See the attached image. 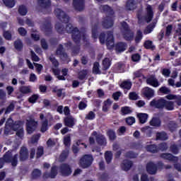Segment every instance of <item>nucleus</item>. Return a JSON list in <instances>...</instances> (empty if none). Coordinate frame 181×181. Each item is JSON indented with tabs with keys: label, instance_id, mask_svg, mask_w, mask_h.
<instances>
[{
	"label": "nucleus",
	"instance_id": "obj_1",
	"mask_svg": "<svg viewBox=\"0 0 181 181\" xmlns=\"http://www.w3.org/2000/svg\"><path fill=\"white\" fill-rule=\"evenodd\" d=\"M57 18L62 23H57L55 24V29L59 35H64L65 33H70L71 35L72 40L74 43H80L81 42V37L85 46L88 47L90 46V40L87 39V35L85 32L80 31L78 28L73 27V25L70 23V17L68 16L66 12L63 11L61 8H56L54 10ZM63 23H67L66 28Z\"/></svg>",
	"mask_w": 181,
	"mask_h": 181
},
{
	"label": "nucleus",
	"instance_id": "obj_2",
	"mask_svg": "<svg viewBox=\"0 0 181 181\" xmlns=\"http://www.w3.org/2000/svg\"><path fill=\"white\" fill-rule=\"evenodd\" d=\"M102 11L107 13L106 17L102 21V26L105 29H110V28H112L114 26V21L115 20V12H114V9L111 8L108 5H103L101 6Z\"/></svg>",
	"mask_w": 181,
	"mask_h": 181
},
{
	"label": "nucleus",
	"instance_id": "obj_3",
	"mask_svg": "<svg viewBox=\"0 0 181 181\" xmlns=\"http://www.w3.org/2000/svg\"><path fill=\"white\" fill-rule=\"evenodd\" d=\"M106 46L109 50H112L115 47V49L117 53H121L125 52L127 44L119 42L114 45V33L112 31H108L107 33Z\"/></svg>",
	"mask_w": 181,
	"mask_h": 181
},
{
	"label": "nucleus",
	"instance_id": "obj_4",
	"mask_svg": "<svg viewBox=\"0 0 181 181\" xmlns=\"http://www.w3.org/2000/svg\"><path fill=\"white\" fill-rule=\"evenodd\" d=\"M93 162H94L93 155L85 154L79 160V166L82 168V169H87L93 165Z\"/></svg>",
	"mask_w": 181,
	"mask_h": 181
},
{
	"label": "nucleus",
	"instance_id": "obj_5",
	"mask_svg": "<svg viewBox=\"0 0 181 181\" xmlns=\"http://www.w3.org/2000/svg\"><path fill=\"white\" fill-rule=\"evenodd\" d=\"M19 155L18 153L12 156V151H8L3 156L6 163H11V166L13 168L18 166V158Z\"/></svg>",
	"mask_w": 181,
	"mask_h": 181
},
{
	"label": "nucleus",
	"instance_id": "obj_6",
	"mask_svg": "<svg viewBox=\"0 0 181 181\" xmlns=\"http://www.w3.org/2000/svg\"><path fill=\"white\" fill-rule=\"evenodd\" d=\"M165 100L163 98H160L159 99H153L150 102V107L153 108H156L157 110H163L165 108Z\"/></svg>",
	"mask_w": 181,
	"mask_h": 181
},
{
	"label": "nucleus",
	"instance_id": "obj_7",
	"mask_svg": "<svg viewBox=\"0 0 181 181\" xmlns=\"http://www.w3.org/2000/svg\"><path fill=\"white\" fill-rule=\"evenodd\" d=\"M42 31L44 32L45 36H51L53 33V26L52 22L49 20H46L42 25Z\"/></svg>",
	"mask_w": 181,
	"mask_h": 181
},
{
	"label": "nucleus",
	"instance_id": "obj_8",
	"mask_svg": "<svg viewBox=\"0 0 181 181\" xmlns=\"http://www.w3.org/2000/svg\"><path fill=\"white\" fill-rule=\"evenodd\" d=\"M59 172L62 176L67 177V176H70V175H71L73 170H71V167L70 166V165L67 163H62L59 166Z\"/></svg>",
	"mask_w": 181,
	"mask_h": 181
},
{
	"label": "nucleus",
	"instance_id": "obj_9",
	"mask_svg": "<svg viewBox=\"0 0 181 181\" xmlns=\"http://www.w3.org/2000/svg\"><path fill=\"white\" fill-rule=\"evenodd\" d=\"M18 158L20 162H26L29 159V150L27 147L23 146L20 148Z\"/></svg>",
	"mask_w": 181,
	"mask_h": 181
},
{
	"label": "nucleus",
	"instance_id": "obj_10",
	"mask_svg": "<svg viewBox=\"0 0 181 181\" xmlns=\"http://www.w3.org/2000/svg\"><path fill=\"white\" fill-rule=\"evenodd\" d=\"M141 94L146 100H151V98H153V97H155V90L146 86L142 89Z\"/></svg>",
	"mask_w": 181,
	"mask_h": 181
},
{
	"label": "nucleus",
	"instance_id": "obj_11",
	"mask_svg": "<svg viewBox=\"0 0 181 181\" xmlns=\"http://www.w3.org/2000/svg\"><path fill=\"white\" fill-rule=\"evenodd\" d=\"M36 128H37V122L35 121V119H30L26 124V131L27 134L30 135L33 134L36 131Z\"/></svg>",
	"mask_w": 181,
	"mask_h": 181
},
{
	"label": "nucleus",
	"instance_id": "obj_12",
	"mask_svg": "<svg viewBox=\"0 0 181 181\" xmlns=\"http://www.w3.org/2000/svg\"><path fill=\"white\" fill-rule=\"evenodd\" d=\"M93 136H95L96 142L98 145L100 146H105L107 145V139L105 136L103 134H98L96 131L93 132L92 133Z\"/></svg>",
	"mask_w": 181,
	"mask_h": 181
},
{
	"label": "nucleus",
	"instance_id": "obj_13",
	"mask_svg": "<svg viewBox=\"0 0 181 181\" xmlns=\"http://www.w3.org/2000/svg\"><path fill=\"white\" fill-rule=\"evenodd\" d=\"M160 158L163 159L164 160H168L169 162H175L177 163L179 160V158L173 156V154L170 153H163L160 154Z\"/></svg>",
	"mask_w": 181,
	"mask_h": 181
},
{
	"label": "nucleus",
	"instance_id": "obj_14",
	"mask_svg": "<svg viewBox=\"0 0 181 181\" xmlns=\"http://www.w3.org/2000/svg\"><path fill=\"white\" fill-rule=\"evenodd\" d=\"M146 169L148 175H156L158 172V166L153 162H148L146 164Z\"/></svg>",
	"mask_w": 181,
	"mask_h": 181
},
{
	"label": "nucleus",
	"instance_id": "obj_15",
	"mask_svg": "<svg viewBox=\"0 0 181 181\" xmlns=\"http://www.w3.org/2000/svg\"><path fill=\"white\" fill-rule=\"evenodd\" d=\"M146 10L147 13L145 16L144 19L147 23H149L152 21V19H153V8H152V6L148 4Z\"/></svg>",
	"mask_w": 181,
	"mask_h": 181
},
{
	"label": "nucleus",
	"instance_id": "obj_16",
	"mask_svg": "<svg viewBox=\"0 0 181 181\" xmlns=\"http://www.w3.org/2000/svg\"><path fill=\"white\" fill-rule=\"evenodd\" d=\"M86 0H73V6L76 11L81 12L84 9Z\"/></svg>",
	"mask_w": 181,
	"mask_h": 181
},
{
	"label": "nucleus",
	"instance_id": "obj_17",
	"mask_svg": "<svg viewBox=\"0 0 181 181\" xmlns=\"http://www.w3.org/2000/svg\"><path fill=\"white\" fill-rule=\"evenodd\" d=\"M146 83L148 86H151V87H154L155 88L160 86V83H159V81H158V78H156L155 76H151L148 77L146 79Z\"/></svg>",
	"mask_w": 181,
	"mask_h": 181
},
{
	"label": "nucleus",
	"instance_id": "obj_18",
	"mask_svg": "<svg viewBox=\"0 0 181 181\" xmlns=\"http://www.w3.org/2000/svg\"><path fill=\"white\" fill-rule=\"evenodd\" d=\"M56 54L57 56H60L64 58V60H67L69 59V55L66 52H64V47H63V45L60 44L57 48Z\"/></svg>",
	"mask_w": 181,
	"mask_h": 181
},
{
	"label": "nucleus",
	"instance_id": "obj_19",
	"mask_svg": "<svg viewBox=\"0 0 181 181\" xmlns=\"http://www.w3.org/2000/svg\"><path fill=\"white\" fill-rule=\"evenodd\" d=\"M133 165H134V163H132V160H129L128 159H124L123 160L120 166L122 170H124L125 172H128V170H129V169L132 168Z\"/></svg>",
	"mask_w": 181,
	"mask_h": 181
},
{
	"label": "nucleus",
	"instance_id": "obj_20",
	"mask_svg": "<svg viewBox=\"0 0 181 181\" xmlns=\"http://www.w3.org/2000/svg\"><path fill=\"white\" fill-rule=\"evenodd\" d=\"M123 38L124 40H127V42H132V40H134V33L131 30H127V31H122Z\"/></svg>",
	"mask_w": 181,
	"mask_h": 181
},
{
	"label": "nucleus",
	"instance_id": "obj_21",
	"mask_svg": "<svg viewBox=\"0 0 181 181\" xmlns=\"http://www.w3.org/2000/svg\"><path fill=\"white\" fill-rule=\"evenodd\" d=\"M156 141H168L169 136L165 131L158 132L156 134Z\"/></svg>",
	"mask_w": 181,
	"mask_h": 181
},
{
	"label": "nucleus",
	"instance_id": "obj_22",
	"mask_svg": "<svg viewBox=\"0 0 181 181\" xmlns=\"http://www.w3.org/2000/svg\"><path fill=\"white\" fill-rule=\"evenodd\" d=\"M64 124L68 128H73L76 123L74 122V118L71 117H66L64 119Z\"/></svg>",
	"mask_w": 181,
	"mask_h": 181
},
{
	"label": "nucleus",
	"instance_id": "obj_23",
	"mask_svg": "<svg viewBox=\"0 0 181 181\" xmlns=\"http://www.w3.org/2000/svg\"><path fill=\"white\" fill-rule=\"evenodd\" d=\"M127 11H134L136 9V1L135 0H127L126 2Z\"/></svg>",
	"mask_w": 181,
	"mask_h": 181
},
{
	"label": "nucleus",
	"instance_id": "obj_24",
	"mask_svg": "<svg viewBox=\"0 0 181 181\" xmlns=\"http://www.w3.org/2000/svg\"><path fill=\"white\" fill-rule=\"evenodd\" d=\"M146 149L150 153H158L159 152V148H158V145L156 144L147 145Z\"/></svg>",
	"mask_w": 181,
	"mask_h": 181
},
{
	"label": "nucleus",
	"instance_id": "obj_25",
	"mask_svg": "<svg viewBox=\"0 0 181 181\" xmlns=\"http://www.w3.org/2000/svg\"><path fill=\"white\" fill-rule=\"evenodd\" d=\"M13 46L18 52H22L23 50V42L21 39L14 41Z\"/></svg>",
	"mask_w": 181,
	"mask_h": 181
},
{
	"label": "nucleus",
	"instance_id": "obj_26",
	"mask_svg": "<svg viewBox=\"0 0 181 181\" xmlns=\"http://www.w3.org/2000/svg\"><path fill=\"white\" fill-rule=\"evenodd\" d=\"M38 4L41 8L44 9H47V8H50V5H52V2L50 0H37Z\"/></svg>",
	"mask_w": 181,
	"mask_h": 181
},
{
	"label": "nucleus",
	"instance_id": "obj_27",
	"mask_svg": "<svg viewBox=\"0 0 181 181\" xmlns=\"http://www.w3.org/2000/svg\"><path fill=\"white\" fill-rule=\"evenodd\" d=\"M120 88H123V90H131L132 88V82L131 81H124L120 84Z\"/></svg>",
	"mask_w": 181,
	"mask_h": 181
},
{
	"label": "nucleus",
	"instance_id": "obj_28",
	"mask_svg": "<svg viewBox=\"0 0 181 181\" xmlns=\"http://www.w3.org/2000/svg\"><path fill=\"white\" fill-rule=\"evenodd\" d=\"M167 128H168L170 132H175L177 129V123L175 121H170L167 124Z\"/></svg>",
	"mask_w": 181,
	"mask_h": 181
},
{
	"label": "nucleus",
	"instance_id": "obj_29",
	"mask_svg": "<svg viewBox=\"0 0 181 181\" xmlns=\"http://www.w3.org/2000/svg\"><path fill=\"white\" fill-rule=\"evenodd\" d=\"M112 105V100H111V99L108 98L106 100H105L103 103V111H104V112H107L108 109L111 107Z\"/></svg>",
	"mask_w": 181,
	"mask_h": 181
},
{
	"label": "nucleus",
	"instance_id": "obj_30",
	"mask_svg": "<svg viewBox=\"0 0 181 181\" xmlns=\"http://www.w3.org/2000/svg\"><path fill=\"white\" fill-rule=\"evenodd\" d=\"M49 129V119H45L44 121L41 122V128L40 132H42V134H45L46 131Z\"/></svg>",
	"mask_w": 181,
	"mask_h": 181
},
{
	"label": "nucleus",
	"instance_id": "obj_31",
	"mask_svg": "<svg viewBox=\"0 0 181 181\" xmlns=\"http://www.w3.org/2000/svg\"><path fill=\"white\" fill-rule=\"evenodd\" d=\"M142 39H144V34L141 30H138L134 37V42L136 45H138V43H141Z\"/></svg>",
	"mask_w": 181,
	"mask_h": 181
},
{
	"label": "nucleus",
	"instance_id": "obj_32",
	"mask_svg": "<svg viewBox=\"0 0 181 181\" xmlns=\"http://www.w3.org/2000/svg\"><path fill=\"white\" fill-rule=\"evenodd\" d=\"M148 114L146 113H139L137 114V118H139V121L140 124H145L146 121H148Z\"/></svg>",
	"mask_w": 181,
	"mask_h": 181
},
{
	"label": "nucleus",
	"instance_id": "obj_33",
	"mask_svg": "<svg viewBox=\"0 0 181 181\" xmlns=\"http://www.w3.org/2000/svg\"><path fill=\"white\" fill-rule=\"evenodd\" d=\"M92 37L93 39L98 38V23L92 26Z\"/></svg>",
	"mask_w": 181,
	"mask_h": 181
},
{
	"label": "nucleus",
	"instance_id": "obj_34",
	"mask_svg": "<svg viewBox=\"0 0 181 181\" xmlns=\"http://www.w3.org/2000/svg\"><path fill=\"white\" fill-rule=\"evenodd\" d=\"M164 108H165L167 111H173V110H175V103L165 100Z\"/></svg>",
	"mask_w": 181,
	"mask_h": 181
},
{
	"label": "nucleus",
	"instance_id": "obj_35",
	"mask_svg": "<svg viewBox=\"0 0 181 181\" xmlns=\"http://www.w3.org/2000/svg\"><path fill=\"white\" fill-rule=\"evenodd\" d=\"M162 122L160 119L158 117H153L152 119L150 121V125L151 127H160Z\"/></svg>",
	"mask_w": 181,
	"mask_h": 181
},
{
	"label": "nucleus",
	"instance_id": "obj_36",
	"mask_svg": "<svg viewBox=\"0 0 181 181\" xmlns=\"http://www.w3.org/2000/svg\"><path fill=\"white\" fill-rule=\"evenodd\" d=\"M144 47L147 49V50H155V46L153 45V42L151 40H146L144 43Z\"/></svg>",
	"mask_w": 181,
	"mask_h": 181
},
{
	"label": "nucleus",
	"instance_id": "obj_37",
	"mask_svg": "<svg viewBox=\"0 0 181 181\" xmlns=\"http://www.w3.org/2000/svg\"><path fill=\"white\" fill-rule=\"evenodd\" d=\"M31 175L33 179H39L42 176V170L35 168L33 170Z\"/></svg>",
	"mask_w": 181,
	"mask_h": 181
},
{
	"label": "nucleus",
	"instance_id": "obj_38",
	"mask_svg": "<svg viewBox=\"0 0 181 181\" xmlns=\"http://www.w3.org/2000/svg\"><path fill=\"white\" fill-rule=\"evenodd\" d=\"M105 159L106 163H107V165H110V163H111V162L112 161V152L106 151L105 153Z\"/></svg>",
	"mask_w": 181,
	"mask_h": 181
},
{
	"label": "nucleus",
	"instance_id": "obj_39",
	"mask_svg": "<svg viewBox=\"0 0 181 181\" xmlns=\"http://www.w3.org/2000/svg\"><path fill=\"white\" fill-rule=\"evenodd\" d=\"M111 66V61L109 58H105L103 61V69L108 70Z\"/></svg>",
	"mask_w": 181,
	"mask_h": 181
},
{
	"label": "nucleus",
	"instance_id": "obj_40",
	"mask_svg": "<svg viewBox=\"0 0 181 181\" xmlns=\"http://www.w3.org/2000/svg\"><path fill=\"white\" fill-rule=\"evenodd\" d=\"M107 135L109 137L110 141H115L117 139V134L112 129H109L107 132Z\"/></svg>",
	"mask_w": 181,
	"mask_h": 181
},
{
	"label": "nucleus",
	"instance_id": "obj_41",
	"mask_svg": "<svg viewBox=\"0 0 181 181\" xmlns=\"http://www.w3.org/2000/svg\"><path fill=\"white\" fill-rule=\"evenodd\" d=\"M125 158H127V159H136V158H138V153L133 151H129L125 153Z\"/></svg>",
	"mask_w": 181,
	"mask_h": 181
},
{
	"label": "nucleus",
	"instance_id": "obj_42",
	"mask_svg": "<svg viewBox=\"0 0 181 181\" xmlns=\"http://www.w3.org/2000/svg\"><path fill=\"white\" fill-rule=\"evenodd\" d=\"M19 91L22 94H29L30 93H32V90L29 86H22L19 88Z\"/></svg>",
	"mask_w": 181,
	"mask_h": 181
},
{
	"label": "nucleus",
	"instance_id": "obj_43",
	"mask_svg": "<svg viewBox=\"0 0 181 181\" xmlns=\"http://www.w3.org/2000/svg\"><path fill=\"white\" fill-rule=\"evenodd\" d=\"M132 113V110H131V107L128 106H124L121 107L122 115H128Z\"/></svg>",
	"mask_w": 181,
	"mask_h": 181
},
{
	"label": "nucleus",
	"instance_id": "obj_44",
	"mask_svg": "<svg viewBox=\"0 0 181 181\" xmlns=\"http://www.w3.org/2000/svg\"><path fill=\"white\" fill-rule=\"evenodd\" d=\"M76 45H73L71 47V52L74 56H76V54H78L80 53L81 47H80V42L79 43H76Z\"/></svg>",
	"mask_w": 181,
	"mask_h": 181
},
{
	"label": "nucleus",
	"instance_id": "obj_45",
	"mask_svg": "<svg viewBox=\"0 0 181 181\" xmlns=\"http://www.w3.org/2000/svg\"><path fill=\"white\" fill-rule=\"evenodd\" d=\"M87 74H88V72H87V70H86V69H83V70L79 71L78 73V80H81V81L83 80H85L86 78L87 77Z\"/></svg>",
	"mask_w": 181,
	"mask_h": 181
},
{
	"label": "nucleus",
	"instance_id": "obj_46",
	"mask_svg": "<svg viewBox=\"0 0 181 181\" xmlns=\"http://www.w3.org/2000/svg\"><path fill=\"white\" fill-rule=\"evenodd\" d=\"M64 145L69 148L71 145V137L70 134H67L64 137Z\"/></svg>",
	"mask_w": 181,
	"mask_h": 181
},
{
	"label": "nucleus",
	"instance_id": "obj_47",
	"mask_svg": "<svg viewBox=\"0 0 181 181\" xmlns=\"http://www.w3.org/2000/svg\"><path fill=\"white\" fill-rule=\"evenodd\" d=\"M18 13L21 16H25L28 13V8L25 6L21 5L18 7Z\"/></svg>",
	"mask_w": 181,
	"mask_h": 181
},
{
	"label": "nucleus",
	"instance_id": "obj_48",
	"mask_svg": "<svg viewBox=\"0 0 181 181\" xmlns=\"http://www.w3.org/2000/svg\"><path fill=\"white\" fill-rule=\"evenodd\" d=\"M171 90L166 86H162L158 90V94H170Z\"/></svg>",
	"mask_w": 181,
	"mask_h": 181
},
{
	"label": "nucleus",
	"instance_id": "obj_49",
	"mask_svg": "<svg viewBox=\"0 0 181 181\" xmlns=\"http://www.w3.org/2000/svg\"><path fill=\"white\" fill-rule=\"evenodd\" d=\"M57 176V167L56 165H54L51 168V172L49 174V177L51 179H54Z\"/></svg>",
	"mask_w": 181,
	"mask_h": 181
},
{
	"label": "nucleus",
	"instance_id": "obj_50",
	"mask_svg": "<svg viewBox=\"0 0 181 181\" xmlns=\"http://www.w3.org/2000/svg\"><path fill=\"white\" fill-rule=\"evenodd\" d=\"M3 2L7 8H13L15 6V0H3Z\"/></svg>",
	"mask_w": 181,
	"mask_h": 181
},
{
	"label": "nucleus",
	"instance_id": "obj_51",
	"mask_svg": "<svg viewBox=\"0 0 181 181\" xmlns=\"http://www.w3.org/2000/svg\"><path fill=\"white\" fill-rule=\"evenodd\" d=\"M141 131L146 133V136H152V129L149 126L143 127Z\"/></svg>",
	"mask_w": 181,
	"mask_h": 181
},
{
	"label": "nucleus",
	"instance_id": "obj_52",
	"mask_svg": "<svg viewBox=\"0 0 181 181\" xmlns=\"http://www.w3.org/2000/svg\"><path fill=\"white\" fill-rule=\"evenodd\" d=\"M39 100V95L33 94L28 98V103L30 104H35Z\"/></svg>",
	"mask_w": 181,
	"mask_h": 181
},
{
	"label": "nucleus",
	"instance_id": "obj_53",
	"mask_svg": "<svg viewBox=\"0 0 181 181\" xmlns=\"http://www.w3.org/2000/svg\"><path fill=\"white\" fill-rule=\"evenodd\" d=\"M44 153H45V150L43 148V146L38 147L37 149V153H36L37 159L42 158V156H43Z\"/></svg>",
	"mask_w": 181,
	"mask_h": 181
},
{
	"label": "nucleus",
	"instance_id": "obj_54",
	"mask_svg": "<svg viewBox=\"0 0 181 181\" xmlns=\"http://www.w3.org/2000/svg\"><path fill=\"white\" fill-rule=\"evenodd\" d=\"M170 151L174 155H177V153H179V146H177L176 144H172L170 146Z\"/></svg>",
	"mask_w": 181,
	"mask_h": 181
},
{
	"label": "nucleus",
	"instance_id": "obj_55",
	"mask_svg": "<svg viewBox=\"0 0 181 181\" xmlns=\"http://www.w3.org/2000/svg\"><path fill=\"white\" fill-rule=\"evenodd\" d=\"M158 152L161 151V152H165V151H168V144L167 143H160L158 146Z\"/></svg>",
	"mask_w": 181,
	"mask_h": 181
},
{
	"label": "nucleus",
	"instance_id": "obj_56",
	"mask_svg": "<svg viewBox=\"0 0 181 181\" xmlns=\"http://www.w3.org/2000/svg\"><path fill=\"white\" fill-rule=\"evenodd\" d=\"M3 37L6 40H12V33L9 30H5L3 33Z\"/></svg>",
	"mask_w": 181,
	"mask_h": 181
},
{
	"label": "nucleus",
	"instance_id": "obj_57",
	"mask_svg": "<svg viewBox=\"0 0 181 181\" xmlns=\"http://www.w3.org/2000/svg\"><path fill=\"white\" fill-rule=\"evenodd\" d=\"M85 119H88L89 121H93L95 119V113L93 111H90L85 117Z\"/></svg>",
	"mask_w": 181,
	"mask_h": 181
},
{
	"label": "nucleus",
	"instance_id": "obj_58",
	"mask_svg": "<svg viewBox=\"0 0 181 181\" xmlns=\"http://www.w3.org/2000/svg\"><path fill=\"white\" fill-rule=\"evenodd\" d=\"M133 76L134 78H140L141 77L145 78V76L144 75V74H142V70L141 69L134 72Z\"/></svg>",
	"mask_w": 181,
	"mask_h": 181
},
{
	"label": "nucleus",
	"instance_id": "obj_59",
	"mask_svg": "<svg viewBox=\"0 0 181 181\" xmlns=\"http://www.w3.org/2000/svg\"><path fill=\"white\" fill-rule=\"evenodd\" d=\"M129 100H132V101H136V100L139 98V96H138V94H136V92H130L129 93Z\"/></svg>",
	"mask_w": 181,
	"mask_h": 181
},
{
	"label": "nucleus",
	"instance_id": "obj_60",
	"mask_svg": "<svg viewBox=\"0 0 181 181\" xmlns=\"http://www.w3.org/2000/svg\"><path fill=\"white\" fill-rule=\"evenodd\" d=\"M16 135L20 138V139H23V136L25 135V131L23 130V127H21L18 130L16 131Z\"/></svg>",
	"mask_w": 181,
	"mask_h": 181
},
{
	"label": "nucleus",
	"instance_id": "obj_61",
	"mask_svg": "<svg viewBox=\"0 0 181 181\" xmlns=\"http://www.w3.org/2000/svg\"><path fill=\"white\" fill-rule=\"evenodd\" d=\"M93 72L95 74H98V73H100V63L95 62L93 64Z\"/></svg>",
	"mask_w": 181,
	"mask_h": 181
},
{
	"label": "nucleus",
	"instance_id": "obj_62",
	"mask_svg": "<svg viewBox=\"0 0 181 181\" xmlns=\"http://www.w3.org/2000/svg\"><path fill=\"white\" fill-rule=\"evenodd\" d=\"M18 32L20 36H26V35H28V31L23 27L19 28L18 29Z\"/></svg>",
	"mask_w": 181,
	"mask_h": 181
},
{
	"label": "nucleus",
	"instance_id": "obj_63",
	"mask_svg": "<svg viewBox=\"0 0 181 181\" xmlns=\"http://www.w3.org/2000/svg\"><path fill=\"white\" fill-rule=\"evenodd\" d=\"M21 123L19 122H15L13 124V127H11L12 131H18L21 129Z\"/></svg>",
	"mask_w": 181,
	"mask_h": 181
},
{
	"label": "nucleus",
	"instance_id": "obj_64",
	"mask_svg": "<svg viewBox=\"0 0 181 181\" xmlns=\"http://www.w3.org/2000/svg\"><path fill=\"white\" fill-rule=\"evenodd\" d=\"M108 177H109L108 173H103L100 175L99 179L100 181H107L108 180Z\"/></svg>",
	"mask_w": 181,
	"mask_h": 181
}]
</instances>
